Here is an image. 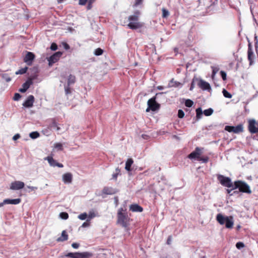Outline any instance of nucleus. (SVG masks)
Returning <instances> with one entry per match:
<instances>
[{
  "label": "nucleus",
  "mask_w": 258,
  "mask_h": 258,
  "mask_svg": "<svg viewBox=\"0 0 258 258\" xmlns=\"http://www.w3.org/2000/svg\"><path fill=\"white\" fill-rule=\"evenodd\" d=\"M76 82V77L75 76L70 75L69 76L68 79V85L70 86L72 84H73Z\"/></svg>",
  "instance_id": "a878e982"
},
{
  "label": "nucleus",
  "mask_w": 258,
  "mask_h": 258,
  "mask_svg": "<svg viewBox=\"0 0 258 258\" xmlns=\"http://www.w3.org/2000/svg\"><path fill=\"white\" fill-rule=\"evenodd\" d=\"M115 170H116V172L118 173V174H119L120 172V170L118 168H116Z\"/></svg>",
  "instance_id": "338daca9"
},
{
  "label": "nucleus",
  "mask_w": 258,
  "mask_h": 258,
  "mask_svg": "<svg viewBox=\"0 0 258 258\" xmlns=\"http://www.w3.org/2000/svg\"><path fill=\"white\" fill-rule=\"evenodd\" d=\"M95 216V215L94 213L93 212H90L89 214V218L91 219Z\"/></svg>",
  "instance_id": "5fc2aeb1"
},
{
  "label": "nucleus",
  "mask_w": 258,
  "mask_h": 258,
  "mask_svg": "<svg viewBox=\"0 0 258 258\" xmlns=\"http://www.w3.org/2000/svg\"><path fill=\"white\" fill-rule=\"evenodd\" d=\"M80 258H90L93 254L89 252H80Z\"/></svg>",
  "instance_id": "393cba45"
},
{
  "label": "nucleus",
  "mask_w": 258,
  "mask_h": 258,
  "mask_svg": "<svg viewBox=\"0 0 258 258\" xmlns=\"http://www.w3.org/2000/svg\"><path fill=\"white\" fill-rule=\"evenodd\" d=\"M62 53L60 51H58L54 53L53 55L50 56L48 59L49 64H52V63H54L59 59L61 57Z\"/></svg>",
  "instance_id": "9b49d317"
},
{
  "label": "nucleus",
  "mask_w": 258,
  "mask_h": 258,
  "mask_svg": "<svg viewBox=\"0 0 258 258\" xmlns=\"http://www.w3.org/2000/svg\"><path fill=\"white\" fill-rule=\"evenodd\" d=\"M157 89L158 90H162L163 89V87L161 86H159L157 87Z\"/></svg>",
  "instance_id": "69168bd1"
},
{
  "label": "nucleus",
  "mask_w": 258,
  "mask_h": 258,
  "mask_svg": "<svg viewBox=\"0 0 258 258\" xmlns=\"http://www.w3.org/2000/svg\"><path fill=\"white\" fill-rule=\"evenodd\" d=\"M223 94L224 96L227 98H231L232 97V95L229 93L226 90L224 89L222 91Z\"/></svg>",
  "instance_id": "2f4dec72"
},
{
  "label": "nucleus",
  "mask_w": 258,
  "mask_h": 258,
  "mask_svg": "<svg viewBox=\"0 0 258 258\" xmlns=\"http://www.w3.org/2000/svg\"><path fill=\"white\" fill-rule=\"evenodd\" d=\"M103 52V50L101 48H98L95 49L94 54H95V55L98 56V55H100L102 54Z\"/></svg>",
  "instance_id": "f704fd0d"
},
{
  "label": "nucleus",
  "mask_w": 258,
  "mask_h": 258,
  "mask_svg": "<svg viewBox=\"0 0 258 258\" xmlns=\"http://www.w3.org/2000/svg\"><path fill=\"white\" fill-rule=\"evenodd\" d=\"M64 48L66 49H67V50L69 49L70 48V46L67 43H64Z\"/></svg>",
  "instance_id": "bf43d9fd"
},
{
  "label": "nucleus",
  "mask_w": 258,
  "mask_h": 258,
  "mask_svg": "<svg viewBox=\"0 0 258 258\" xmlns=\"http://www.w3.org/2000/svg\"><path fill=\"white\" fill-rule=\"evenodd\" d=\"M193 104H194L193 101L190 99H187V100H186V101L185 102V105L188 107H191Z\"/></svg>",
  "instance_id": "c9c22d12"
},
{
  "label": "nucleus",
  "mask_w": 258,
  "mask_h": 258,
  "mask_svg": "<svg viewBox=\"0 0 258 258\" xmlns=\"http://www.w3.org/2000/svg\"><path fill=\"white\" fill-rule=\"evenodd\" d=\"M218 71V69L217 68H213L212 72V76H214Z\"/></svg>",
  "instance_id": "6e6d98bb"
},
{
  "label": "nucleus",
  "mask_w": 258,
  "mask_h": 258,
  "mask_svg": "<svg viewBox=\"0 0 258 258\" xmlns=\"http://www.w3.org/2000/svg\"><path fill=\"white\" fill-rule=\"evenodd\" d=\"M254 39H255V45H256L257 44V43H258V40H257V36H256V35L255 34L254 35Z\"/></svg>",
  "instance_id": "680f3d73"
},
{
  "label": "nucleus",
  "mask_w": 258,
  "mask_h": 258,
  "mask_svg": "<svg viewBox=\"0 0 258 258\" xmlns=\"http://www.w3.org/2000/svg\"><path fill=\"white\" fill-rule=\"evenodd\" d=\"M140 12L138 10L134 12L133 15H131L128 18L130 23L127 26L131 29L135 30L141 28L143 26V23L139 21Z\"/></svg>",
  "instance_id": "f03ea898"
},
{
  "label": "nucleus",
  "mask_w": 258,
  "mask_h": 258,
  "mask_svg": "<svg viewBox=\"0 0 258 258\" xmlns=\"http://www.w3.org/2000/svg\"><path fill=\"white\" fill-rule=\"evenodd\" d=\"M68 239V235L66 231L63 230L61 232V235L60 237L57 238L56 241L57 242H61L66 241Z\"/></svg>",
  "instance_id": "aec40b11"
},
{
  "label": "nucleus",
  "mask_w": 258,
  "mask_h": 258,
  "mask_svg": "<svg viewBox=\"0 0 258 258\" xmlns=\"http://www.w3.org/2000/svg\"><path fill=\"white\" fill-rule=\"evenodd\" d=\"M80 252H69L66 255V256L71 258H80Z\"/></svg>",
  "instance_id": "bb28decb"
},
{
  "label": "nucleus",
  "mask_w": 258,
  "mask_h": 258,
  "mask_svg": "<svg viewBox=\"0 0 258 258\" xmlns=\"http://www.w3.org/2000/svg\"><path fill=\"white\" fill-rule=\"evenodd\" d=\"M162 17L163 18H166L168 17V16L169 15V13L168 10H167L165 8H163L162 9Z\"/></svg>",
  "instance_id": "473e14b6"
},
{
  "label": "nucleus",
  "mask_w": 258,
  "mask_h": 258,
  "mask_svg": "<svg viewBox=\"0 0 258 258\" xmlns=\"http://www.w3.org/2000/svg\"><path fill=\"white\" fill-rule=\"evenodd\" d=\"M31 82L30 81H27L23 84V88L20 89L19 91L21 93L25 92L29 88Z\"/></svg>",
  "instance_id": "4be33fe9"
},
{
  "label": "nucleus",
  "mask_w": 258,
  "mask_h": 258,
  "mask_svg": "<svg viewBox=\"0 0 258 258\" xmlns=\"http://www.w3.org/2000/svg\"><path fill=\"white\" fill-rule=\"evenodd\" d=\"M198 85L199 87L203 90H209L211 88L210 84L208 82L204 81L203 80H199Z\"/></svg>",
  "instance_id": "2eb2a0df"
},
{
  "label": "nucleus",
  "mask_w": 258,
  "mask_h": 258,
  "mask_svg": "<svg viewBox=\"0 0 258 258\" xmlns=\"http://www.w3.org/2000/svg\"><path fill=\"white\" fill-rule=\"evenodd\" d=\"M217 178L222 185L227 187L233 186V184L229 177H225L222 175H219Z\"/></svg>",
  "instance_id": "39448f33"
},
{
  "label": "nucleus",
  "mask_w": 258,
  "mask_h": 258,
  "mask_svg": "<svg viewBox=\"0 0 258 258\" xmlns=\"http://www.w3.org/2000/svg\"><path fill=\"white\" fill-rule=\"evenodd\" d=\"M21 97V95L20 94L16 93L14 95L13 99L15 101H18L20 99Z\"/></svg>",
  "instance_id": "c03bdc74"
},
{
  "label": "nucleus",
  "mask_w": 258,
  "mask_h": 258,
  "mask_svg": "<svg viewBox=\"0 0 258 258\" xmlns=\"http://www.w3.org/2000/svg\"><path fill=\"white\" fill-rule=\"evenodd\" d=\"M65 93L66 95L71 94V90L69 86L68 85V86L65 87Z\"/></svg>",
  "instance_id": "de8ad7c7"
},
{
  "label": "nucleus",
  "mask_w": 258,
  "mask_h": 258,
  "mask_svg": "<svg viewBox=\"0 0 258 258\" xmlns=\"http://www.w3.org/2000/svg\"><path fill=\"white\" fill-rule=\"evenodd\" d=\"M35 58V55L31 52H27L24 58V61L28 65H31Z\"/></svg>",
  "instance_id": "ddd939ff"
},
{
  "label": "nucleus",
  "mask_w": 258,
  "mask_h": 258,
  "mask_svg": "<svg viewBox=\"0 0 258 258\" xmlns=\"http://www.w3.org/2000/svg\"><path fill=\"white\" fill-rule=\"evenodd\" d=\"M87 217V214L86 213H82L78 216L79 219L82 220H85Z\"/></svg>",
  "instance_id": "ea45409f"
},
{
  "label": "nucleus",
  "mask_w": 258,
  "mask_h": 258,
  "mask_svg": "<svg viewBox=\"0 0 258 258\" xmlns=\"http://www.w3.org/2000/svg\"><path fill=\"white\" fill-rule=\"evenodd\" d=\"M27 70H28L27 67H25L24 68H22L21 69L19 70L18 71L16 72V75L24 74L26 73Z\"/></svg>",
  "instance_id": "72a5a7b5"
},
{
  "label": "nucleus",
  "mask_w": 258,
  "mask_h": 258,
  "mask_svg": "<svg viewBox=\"0 0 258 258\" xmlns=\"http://www.w3.org/2000/svg\"><path fill=\"white\" fill-rule=\"evenodd\" d=\"M21 202V199H5L4 200V202L7 204H13V205H17L20 203Z\"/></svg>",
  "instance_id": "a211bd4d"
},
{
  "label": "nucleus",
  "mask_w": 258,
  "mask_h": 258,
  "mask_svg": "<svg viewBox=\"0 0 258 258\" xmlns=\"http://www.w3.org/2000/svg\"><path fill=\"white\" fill-rule=\"evenodd\" d=\"M51 127H55L56 131H58L60 130V128L58 126V123L56 122V121L54 119H52V122L50 125Z\"/></svg>",
  "instance_id": "cd10ccee"
},
{
  "label": "nucleus",
  "mask_w": 258,
  "mask_h": 258,
  "mask_svg": "<svg viewBox=\"0 0 258 258\" xmlns=\"http://www.w3.org/2000/svg\"><path fill=\"white\" fill-rule=\"evenodd\" d=\"M213 112V110L212 108H209L204 111L203 113L206 116H210Z\"/></svg>",
  "instance_id": "7c9ffc66"
},
{
  "label": "nucleus",
  "mask_w": 258,
  "mask_h": 258,
  "mask_svg": "<svg viewBox=\"0 0 258 258\" xmlns=\"http://www.w3.org/2000/svg\"><path fill=\"white\" fill-rule=\"evenodd\" d=\"M44 159L47 160L48 162L49 163L50 166L53 167L56 166L57 162L53 159L52 156H48L46 157Z\"/></svg>",
  "instance_id": "5701e85b"
},
{
  "label": "nucleus",
  "mask_w": 258,
  "mask_h": 258,
  "mask_svg": "<svg viewBox=\"0 0 258 258\" xmlns=\"http://www.w3.org/2000/svg\"><path fill=\"white\" fill-rule=\"evenodd\" d=\"M28 187L30 188L31 190H34L35 189H36V187L34 186H28Z\"/></svg>",
  "instance_id": "e2e57ef3"
},
{
  "label": "nucleus",
  "mask_w": 258,
  "mask_h": 258,
  "mask_svg": "<svg viewBox=\"0 0 258 258\" xmlns=\"http://www.w3.org/2000/svg\"><path fill=\"white\" fill-rule=\"evenodd\" d=\"M184 116V112L181 109H179L178 111V117L180 118H182Z\"/></svg>",
  "instance_id": "79ce46f5"
},
{
  "label": "nucleus",
  "mask_w": 258,
  "mask_h": 258,
  "mask_svg": "<svg viewBox=\"0 0 258 258\" xmlns=\"http://www.w3.org/2000/svg\"><path fill=\"white\" fill-rule=\"evenodd\" d=\"M220 74H221V76L222 77V79L224 81H225L227 79V78H226V73L224 71H221L220 72Z\"/></svg>",
  "instance_id": "a18cd8bd"
},
{
  "label": "nucleus",
  "mask_w": 258,
  "mask_h": 258,
  "mask_svg": "<svg viewBox=\"0 0 258 258\" xmlns=\"http://www.w3.org/2000/svg\"><path fill=\"white\" fill-rule=\"evenodd\" d=\"M148 108L146 109V112H149L150 110L155 111L160 108V104L156 101V97H153L148 100Z\"/></svg>",
  "instance_id": "20e7f679"
},
{
  "label": "nucleus",
  "mask_w": 258,
  "mask_h": 258,
  "mask_svg": "<svg viewBox=\"0 0 258 258\" xmlns=\"http://www.w3.org/2000/svg\"><path fill=\"white\" fill-rule=\"evenodd\" d=\"M54 148L60 151H62L63 150L62 145L60 143L55 144Z\"/></svg>",
  "instance_id": "4c0bfd02"
},
{
  "label": "nucleus",
  "mask_w": 258,
  "mask_h": 258,
  "mask_svg": "<svg viewBox=\"0 0 258 258\" xmlns=\"http://www.w3.org/2000/svg\"><path fill=\"white\" fill-rule=\"evenodd\" d=\"M232 187V188L231 189H227V191L228 194H230L231 192V191L233 189V187H234V186L233 187Z\"/></svg>",
  "instance_id": "0e129e2a"
},
{
  "label": "nucleus",
  "mask_w": 258,
  "mask_h": 258,
  "mask_svg": "<svg viewBox=\"0 0 258 258\" xmlns=\"http://www.w3.org/2000/svg\"><path fill=\"white\" fill-rule=\"evenodd\" d=\"M59 216L61 219L64 220H66L69 218V214L66 212L60 213Z\"/></svg>",
  "instance_id": "e433bc0d"
},
{
  "label": "nucleus",
  "mask_w": 258,
  "mask_h": 258,
  "mask_svg": "<svg viewBox=\"0 0 258 258\" xmlns=\"http://www.w3.org/2000/svg\"><path fill=\"white\" fill-rule=\"evenodd\" d=\"M30 137L32 139H36L39 137V133L37 132H33L30 134Z\"/></svg>",
  "instance_id": "c756f323"
},
{
  "label": "nucleus",
  "mask_w": 258,
  "mask_h": 258,
  "mask_svg": "<svg viewBox=\"0 0 258 258\" xmlns=\"http://www.w3.org/2000/svg\"><path fill=\"white\" fill-rule=\"evenodd\" d=\"M87 0H79V4L81 5H84L86 4Z\"/></svg>",
  "instance_id": "4d7b16f0"
},
{
  "label": "nucleus",
  "mask_w": 258,
  "mask_h": 258,
  "mask_svg": "<svg viewBox=\"0 0 258 258\" xmlns=\"http://www.w3.org/2000/svg\"><path fill=\"white\" fill-rule=\"evenodd\" d=\"M238 188L239 191L250 194L251 190L249 186L245 182L241 180L235 181L234 183V187L233 189Z\"/></svg>",
  "instance_id": "7ed1b4c3"
},
{
  "label": "nucleus",
  "mask_w": 258,
  "mask_h": 258,
  "mask_svg": "<svg viewBox=\"0 0 258 258\" xmlns=\"http://www.w3.org/2000/svg\"><path fill=\"white\" fill-rule=\"evenodd\" d=\"M196 117L198 119H199L202 117L203 111L201 108H198L196 109Z\"/></svg>",
  "instance_id": "c85d7f7f"
},
{
  "label": "nucleus",
  "mask_w": 258,
  "mask_h": 258,
  "mask_svg": "<svg viewBox=\"0 0 258 258\" xmlns=\"http://www.w3.org/2000/svg\"><path fill=\"white\" fill-rule=\"evenodd\" d=\"M203 149V148H201L198 147H196L195 151L190 153L188 155L187 157L190 159H194L199 161L202 153Z\"/></svg>",
  "instance_id": "6e6552de"
},
{
  "label": "nucleus",
  "mask_w": 258,
  "mask_h": 258,
  "mask_svg": "<svg viewBox=\"0 0 258 258\" xmlns=\"http://www.w3.org/2000/svg\"><path fill=\"white\" fill-rule=\"evenodd\" d=\"M248 130L251 134L258 133V121L254 119H250L248 121Z\"/></svg>",
  "instance_id": "423d86ee"
},
{
  "label": "nucleus",
  "mask_w": 258,
  "mask_h": 258,
  "mask_svg": "<svg viewBox=\"0 0 258 258\" xmlns=\"http://www.w3.org/2000/svg\"><path fill=\"white\" fill-rule=\"evenodd\" d=\"M130 210L134 212H142L143 208L138 204H132L130 206Z\"/></svg>",
  "instance_id": "dca6fc26"
},
{
  "label": "nucleus",
  "mask_w": 258,
  "mask_h": 258,
  "mask_svg": "<svg viewBox=\"0 0 258 258\" xmlns=\"http://www.w3.org/2000/svg\"><path fill=\"white\" fill-rule=\"evenodd\" d=\"M34 100V97L33 95H29L26 100L23 103V106L27 108L32 107L33 106Z\"/></svg>",
  "instance_id": "4468645a"
},
{
  "label": "nucleus",
  "mask_w": 258,
  "mask_h": 258,
  "mask_svg": "<svg viewBox=\"0 0 258 258\" xmlns=\"http://www.w3.org/2000/svg\"><path fill=\"white\" fill-rule=\"evenodd\" d=\"M228 217H224L221 214H217L216 220L221 225H224Z\"/></svg>",
  "instance_id": "f3484780"
},
{
  "label": "nucleus",
  "mask_w": 258,
  "mask_h": 258,
  "mask_svg": "<svg viewBox=\"0 0 258 258\" xmlns=\"http://www.w3.org/2000/svg\"><path fill=\"white\" fill-rule=\"evenodd\" d=\"M195 81H198L199 82L198 79L194 78L192 79V82L191 83L190 87V88H189V90L190 91L192 90L193 89L195 88Z\"/></svg>",
  "instance_id": "58836bf2"
},
{
  "label": "nucleus",
  "mask_w": 258,
  "mask_h": 258,
  "mask_svg": "<svg viewBox=\"0 0 258 258\" xmlns=\"http://www.w3.org/2000/svg\"><path fill=\"white\" fill-rule=\"evenodd\" d=\"M4 204H6L4 202V201L3 203H0V207L3 206Z\"/></svg>",
  "instance_id": "774afa93"
},
{
  "label": "nucleus",
  "mask_w": 258,
  "mask_h": 258,
  "mask_svg": "<svg viewBox=\"0 0 258 258\" xmlns=\"http://www.w3.org/2000/svg\"><path fill=\"white\" fill-rule=\"evenodd\" d=\"M50 49L52 50L55 51L57 49V45L55 43H52L50 46Z\"/></svg>",
  "instance_id": "49530a36"
},
{
  "label": "nucleus",
  "mask_w": 258,
  "mask_h": 258,
  "mask_svg": "<svg viewBox=\"0 0 258 258\" xmlns=\"http://www.w3.org/2000/svg\"><path fill=\"white\" fill-rule=\"evenodd\" d=\"M25 186L23 182L20 181H15L11 183L10 189L12 190H19L22 189Z\"/></svg>",
  "instance_id": "9d476101"
},
{
  "label": "nucleus",
  "mask_w": 258,
  "mask_h": 258,
  "mask_svg": "<svg viewBox=\"0 0 258 258\" xmlns=\"http://www.w3.org/2000/svg\"><path fill=\"white\" fill-rule=\"evenodd\" d=\"M255 55L253 53L252 45L251 42L248 41V50H247V58L249 62V65L251 66L253 63Z\"/></svg>",
  "instance_id": "1a4fd4ad"
},
{
  "label": "nucleus",
  "mask_w": 258,
  "mask_h": 258,
  "mask_svg": "<svg viewBox=\"0 0 258 258\" xmlns=\"http://www.w3.org/2000/svg\"><path fill=\"white\" fill-rule=\"evenodd\" d=\"M73 179V174L71 172L64 173L62 176V180L65 184H70L72 182Z\"/></svg>",
  "instance_id": "f8f14e48"
},
{
  "label": "nucleus",
  "mask_w": 258,
  "mask_h": 258,
  "mask_svg": "<svg viewBox=\"0 0 258 258\" xmlns=\"http://www.w3.org/2000/svg\"><path fill=\"white\" fill-rule=\"evenodd\" d=\"M56 166H57V167H60V168H62V167H63V165L61 163H59L57 162V164H56Z\"/></svg>",
  "instance_id": "052dcab7"
},
{
  "label": "nucleus",
  "mask_w": 258,
  "mask_h": 258,
  "mask_svg": "<svg viewBox=\"0 0 258 258\" xmlns=\"http://www.w3.org/2000/svg\"><path fill=\"white\" fill-rule=\"evenodd\" d=\"M118 175V173H116V172L114 173V174H112V178L114 179H116Z\"/></svg>",
  "instance_id": "13d9d810"
},
{
  "label": "nucleus",
  "mask_w": 258,
  "mask_h": 258,
  "mask_svg": "<svg viewBox=\"0 0 258 258\" xmlns=\"http://www.w3.org/2000/svg\"><path fill=\"white\" fill-rule=\"evenodd\" d=\"M171 240H172V236L170 235L168 236V237L167 238V242H166L167 244L168 245H170L171 244Z\"/></svg>",
  "instance_id": "603ef678"
},
{
  "label": "nucleus",
  "mask_w": 258,
  "mask_h": 258,
  "mask_svg": "<svg viewBox=\"0 0 258 258\" xmlns=\"http://www.w3.org/2000/svg\"><path fill=\"white\" fill-rule=\"evenodd\" d=\"M89 225H90V222H89V220H87L86 222H85L83 223V224L82 225V227H88Z\"/></svg>",
  "instance_id": "8fccbe9b"
},
{
  "label": "nucleus",
  "mask_w": 258,
  "mask_h": 258,
  "mask_svg": "<svg viewBox=\"0 0 258 258\" xmlns=\"http://www.w3.org/2000/svg\"><path fill=\"white\" fill-rule=\"evenodd\" d=\"M134 163V161L133 159L129 158L127 160L126 163H125V169L128 171H131V166Z\"/></svg>",
  "instance_id": "412c9836"
},
{
  "label": "nucleus",
  "mask_w": 258,
  "mask_h": 258,
  "mask_svg": "<svg viewBox=\"0 0 258 258\" xmlns=\"http://www.w3.org/2000/svg\"><path fill=\"white\" fill-rule=\"evenodd\" d=\"M225 224L227 228H232L234 224L233 217L232 216L228 217Z\"/></svg>",
  "instance_id": "6ab92c4d"
},
{
  "label": "nucleus",
  "mask_w": 258,
  "mask_h": 258,
  "mask_svg": "<svg viewBox=\"0 0 258 258\" xmlns=\"http://www.w3.org/2000/svg\"><path fill=\"white\" fill-rule=\"evenodd\" d=\"M102 193L105 195H112L113 194L114 192L112 188L105 186L102 190Z\"/></svg>",
  "instance_id": "b1692460"
},
{
  "label": "nucleus",
  "mask_w": 258,
  "mask_h": 258,
  "mask_svg": "<svg viewBox=\"0 0 258 258\" xmlns=\"http://www.w3.org/2000/svg\"><path fill=\"white\" fill-rule=\"evenodd\" d=\"M225 130L228 132H233L235 134L242 133L243 131V126L242 124L237 125L236 126L226 125Z\"/></svg>",
  "instance_id": "0eeeda50"
},
{
  "label": "nucleus",
  "mask_w": 258,
  "mask_h": 258,
  "mask_svg": "<svg viewBox=\"0 0 258 258\" xmlns=\"http://www.w3.org/2000/svg\"><path fill=\"white\" fill-rule=\"evenodd\" d=\"M236 246L238 249H240L244 247V244L242 242H238L236 244Z\"/></svg>",
  "instance_id": "37998d69"
},
{
  "label": "nucleus",
  "mask_w": 258,
  "mask_h": 258,
  "mask_svg": "<svg viewBox=\"0 0 258 258\" xmlns=\"http://www.w3.org/2000/svg\"><path fill=\"white\" fill-rule=\"evenodd\" d=\"M20 138V135L19 134H17L13 136V139L14 141H16L17 140L19 139Z\"/></svg>",
  "instance_id": "3c124183"
},
{
  "label": "nucleus",
  "mask_w": 258,
  "mask_h": 258,
  "mask_svg": "<svg viewBox=\"0 0 258 258\" xmlns=\"http://www.w3.org/2000/svg\"><path fill=\"white\" fill-rule=\"evenodd\" d=\"M209 157H207V156H206V157H200V158H199V161H202L203 163H207L209 161Z\"/></svg>",
  "instance_id": "a19ab883"
},
{
  "label": "nucleus",
  "mask_w": 258,
  "mask_h": 258,
  "mask_svg": "<svg viewBox=\"0 0 258 258\" xmlns=\"http://www.w3.org/2000/svg\"><path fill=\"white\" fill-rule=\"evenodd\" d=\"M131 220L126 212V209L120 208L118 210L116 221L117 224L122 227L126 228L130 225Z\"/></svg>",
  "instance_id": "f257e3e1"
},
{
  "label": "nucleus",
  "mask_w": 258,
  "mask_h": 258,
  "mask_svg": "<svg viewBox=\"0 0 258 258\" xmlns=\"http://www.w3.org/2000/svg\"><path fill=\"white\" fill-rule=\"evenodd\" d=\"M72 246L74 248H78L79 247V244L77 243H73Z\"/></svg>",
  "instance_id": "864d4df0"
},
{
  "label": "nucleus",
  "mask_w": 258,
  "mask_h": 258,
  "mask_svg": "<svg viewBox=\"0 0 258 258\" xmlns=\"http://www.w3.org/2000/svg\"><path fill=\"white\" fill-rule=\"evenodd\" d=\"M143 0H136L134 6L137 7L140 5H141L143 3Z\"/></svg>",
  "instance_id": "09e8293b"
}]
</instances>
